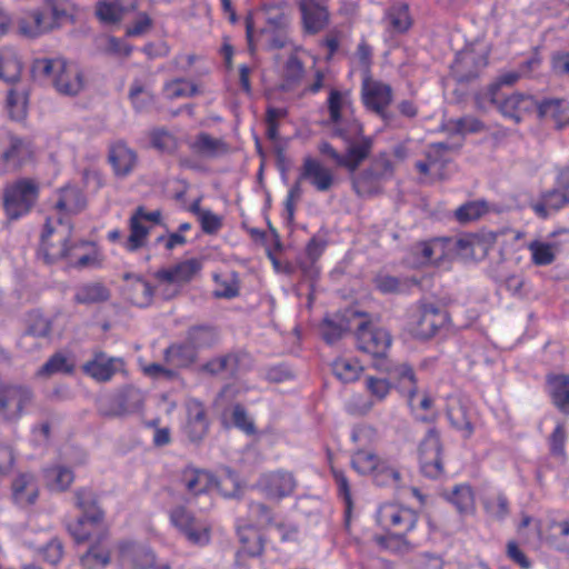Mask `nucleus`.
Masks as SVG:
<instances>
[{"instance_id": "f257e3e1", "label": "nucleus", "mask_w": 569, "mask_h": 569, "mask_svg": "<svg viewBox=\"0 0 569 569\" xmlns=\"http://www.w3.org/2000/svg\"><path fill=\"white\" fill-rule=\"evenodd\" d=\"M76 503L83 510V515L77 522L69 525L70 533L78 542L93 537L98 539L80 558L81 566L83 569H103L110 561V550L104 540L103 513L96 507L92 492L88 489L76 492Z\"/></svg>"}, {"instance_id": "f03ea898", "label": "nucleus", "mask_w": 569, "mask_h": 569, "mask_svg": "<svg viewBox=\"0 0 569 569\" xmlns=\"http://www.w3.org/2000/svg\"><path fill=\"white\" fill-rule=\"evenodd\" d=\"M77 12L71 0H44L40 7L20 11L13 24L20 37L37 39L73 22Z\"/></svg>"}, {"instance_id": "7ed1b4c3", "label": "nucleus", "mask_w": 569, "mask_h": 569, "mask_svg": "<svg viewBox=\"0 0 569 569\" xmlns=\"http://www.w3.org/2000/svg\"><path fill=\"white\" fill-rule=\"evenodd\" d=\"M377 523L383 530L393 533L375 536L376 543L382 549L405 555L417 547L405 538V533L413 530L418 516L415 511L396 503H383L377 510Z\"/></svg>"}, {"instance_id": "20e7f679", "label": "nucleus", "mask_w": 569, "mask_h": 569, "mask_svg": "<svg viewBox=\"0 0 569 569\" xmlns=\"http://www.w3.org/2000/svg\"><path fill=\"white\" fill-rule=\"evenodd\" d=\"M288 18L280 6L263 4L261 9L250 14L246 20L247 39L250 50H253L254 37L270 48H283L288 43Z\"/></svg>"}, {"instance_id": "39448f33", "label": "nucleus", "mask_w": 569, "mask_h": 569, "mask_svg": "<svg viewBox=\"0 0 569 569\" xmlns=\"http://www.w3.org/2000/svg\"><path fill=\"white\" fill-rule=\"evenodd\" d=\"M36 77L47 79L56 91L63 96H77L84 86L80 67L64 58H40L32 63Z\"/></svg>"}, {"instance_id": "423d86ee", "label": "nucleus", "mask_w": 569, "mask_h": 569, "mask_svg": "<svg viewBox=\"0 0 569 569\" xmlns=\"http://www.w3.org/2000/svg\"><path fill=\"white\" fill-rule=\"evenodd\" d=\"M518 532L527 543L532 546L545 542L558 550L569 551L568 521L541 522L525 516L519 525Z\"/></svg>"}, {"instance_id": "0eeeda50", "label": "nucleus", "mask_w": 569, "mask_h": 569, "mask_svg": "<svg viewBox=\"0 0 569 569\" xmlns=\"http://www.w3.org/2000/svg\"><path fill=\"white\" fill-rule=\"evenodd\" d=\"M327 103L329 121L337 136L349 141L361 134L362 127L355 117L352 100L348 91L331 89Z\"/></svg>"}, {"instance_id": "6e6552de", "label": "nucleus", "mask_w": 569, "mask_h": 569, "mask_svg": "<svg viewBox=\"0 0 569 569\" xmlns=\"http://www.w3.org/2000/svg\"><path fill=\"white\" fill-rule=\"evenodd\" d=\"M39 183L31 178H19L3 189V206L10 219H19L30 212L39 197Z\"/></svg>"}, {"instance_id": "1a4fd4ad", "label": "nucleus", "mask_w": 569, "mask_h": 569, "mask_svg": "<svg viewBox=\"0 0 569 569\" xmlns=\"http://www.w3.org/2000/svg\"><path fill=\"white\" fill-rule=\"evenodd\" d=\"M36 153L32 141L10 131L0 132V166L17 170L33 161Z\"/></svg>"}, {"instance_id": "9d476101", "label": "nucleus", "mask_w": 569, "mask_h": 569, "mask_svg": "<svg viewBox=\"0 0 569 569\" xmlns=\"http://www.w3.org/2000/svg\"><path fill=\"white\" fill-rule=\"evenodd\" d=\"M71 230L69 221L53 219V217L47 219L41 234L40 253L48 263L62 260L66 257Z\"/></svg>"}, {"instance_id": "9b49d317", "label": "nucleus", "mask_w": 569, "mask_h": 569, "mask_svg": "<svg viewBox=\"0 0 569 569\" xmlns=\"http://www.w3.org/2000/svg\"><path fill=\"white\" fill-rule=\"evenodd\" d=\"M171 525L192 545L206 546L210 541V523L193 516L183 507H177L170 512Z\"/></svg>"}, {"instance_id": "f8f14e48", "label": "nucleus", "mask_w": 569, "mask_h": 569, "mask_svg": "<svg viewBox=\"0 0 569 569\" xmlns=\"http://www.w3.org/2000/svg\"><path fill=\"white\" fill-rule=\"evenodd\" d=\"M488 63V48L482 43L461 50L452 64V73L459 81H469L480 74Z\"/></svg>"}, {"instance_id": "ddd939ff", "label": "nucleus", "mask_w": 569, "mask_h": 569, "mask_svg": "<svg viewBox=\"0 0 569 569\" xmlns=\"http://www.w3.org/2000/svg\"><path fill=\"white\" fill-rule=\"evenodd\" d=\"M144 401L141 390L127 387L116 396L101 401L100 412L107 417H123L139 412Z\"/></svg>"}, {"instance_id": "4468645a", "label": "nucleus", "mask_w": 569, "mask_h": 569, "mask_svg": "<svg viewBox=\"0 0 569 569\" xmlns=\"http://www.w3.org/2000/svg\"><path fill=\"white\" fill-rule=\"evenodd\" d=\"M356 336L359 350L376 358L386 356L391 346L390 333L371 322L360 323Z\"/></svg>"}, {"instance_id": "2eb2a0df", "label": "nucleus", "mask_w": 569, "mask_h": 569, "mask_svg": "<svg viewBox=\"0 0 569 569\" xmlns=\"http://www.w3.org/2000/svg\"><path fill=\"white\" fill-rule=\"evenodd\" d=\"M446 315L433 305H421L410 316L409 330L420 339L432 337L445 323Z\"/></svg>"}, {"instance_id": "dca6fc26", "label": "nucleus", "mask_w": 569, "mask_h": 569, "mask_svg": "<svg viewBox=\"0 0 569 569\" xmlns=\"http://www.w3.org/2000/svg\"><path fill=\"white\" fill-rule=\"evenodd\" d=\"M32 401L29 388L19 385H0V415L7 420L21 417Z\"/></svg>"}, {"instance_id": "f3484780", "label": "nucleus", "mask_w": 569, "mask_h": 569, "mask_svg": "<svg viewBox=\"0 0 569 569\" xmlns=\"http://www.w3.org/2000/svg\"><path fill=\"white\" fill-rule=\"evenodd\" d=\"M160 220L161 212L159 210L148 212L143 208H138L130 218V234L123 241L124 249L133 252L142 248L146 244L151 224H157Z\"/></svg>"}, {"instance_id": "a211bd4d", "label": "nucleus", "mask_w": 569, "mask_h": 569, "mask_svg": "<svg viewBox=\"0 0 569 569\" xmlns=\"http://www.w3.org/2000/svg\"><path fill=\"white\" fill-rule=\"evenodd\" d=\"M203 260L201 258H189L164 268L157 273L159 286H174V292L181 287L192 281L202 270Z\"/></svg>"}, {"instance_id": "6ab92c4d", "label": "nucleus", "mask_w": 569, "mask_h": 569, "mask_svg": "<svg viewBox=\"0 0 569 569\" xmlns=\"http://www.w3.org/2000/svg\"><path fill=\"white\" fill-rule=\"evenodd\" d=\"M299 181L308 182L318 192H327L335 186L336 176L319 159L307 156L299 169Z\"/></svg>"}, {"instance_id": "aec40b11", "label": "nucleus", "mask_w": 569, "mask_h": 569, "mask_svg": "<svg viewBox=\"0 0 569 569\" xmlns=\"http://www.w3.org/2000/svg\"><path fill=\"white\" fill-rule=\"evenodd\" d=\"M419 461L425 476L438 478L442 475L441 445L435 429L428 431L419 446Z\"/></svg>"}, {"instance_id": "412c9836", "label": "nucleus", "mask_w": 569, "mask_h": 569, "mask_svg": "<svg viewBox=\"0 0 569 569\" xmlns=\"http://www.w3.org/2000/svg\"><path fill=\"white\" fill-rule=\"evenodd\" d=\"M203 328H194L190 331L191 341L184 345H173L167 349V360L176 367H184L191 363L196 358V349L209 345L210 341H199L200 337L206 335Z\"/></svg>"}, {"instance_id": "4be33fe9", "label": "nucleus", "mask_w": 569, "mask_h": 569, "mask_svg": "<svg viewBox=\"0 0 569 569\" xmlns=\"http://www.w3.org/2000/svg\"><path fill=\"white\" fill-rule=\"evenodd\" d=\"M258 486L268 498L281 499L293 492L296 480L290 472L276 471L262 475Z\"/></svg>"}, {"instance_id": "5701e85b", "label": "nucleus", "mask_w": 569, "mask_h": 569, "mask_svg": "<svg viewBox=\"0 0 569 569\" xmlns=\"http://www.w3.org/2000/svg\"><path fill=\"white\" fill-rule=\"evenodd\" d=\"M76 268L98 267L101 264L102 256L90 241H70L67 246V254L63 258Z\"/></svg>"}, {"instance_id": "b1692460", "label": "nucleus", "mask_w": 569, "mask_h": 569, "mask_svg": "<svg viewBox=\"0 0 569 569\" xmlns=\"http://www.w3.org/2000/svg\"><path fill=\"white\" fill-rule=\"evenodd\" d=\"M327 0H300L299 9L303 28L308 33H318L329 22Z\"/></svg>"}, {"instance_id": "393cba45", "label": "nucleus", "mask_w": 569, "mask_h": 569, "mask_svg": "<svg viewBox=\"0 0 569 569\" xmlns=\"http://www.w3.org/2000/svg\"><path fill=\"white\" fill-rule=\"evenodd\" d=\"M415 253L420 254L412 264L436 263L453 257L450 238H437L415 246Z\"/></svg>"}, {"instance_id": "a878e982", "label": "nucleus", "mask_w": 569, "mask_h": 569, "mask_svg": "<svg viewBox=\"0 0 569 569\" xmlns=\"http://www.w3.org/2000/svg\"><path fill=\"white\" fill-rule=\"evenodd\" d=\"M56 197L54 210L57 217L54 219L67 221L69 216L80 212L86 207L84 196L74 186H66L58 191Z\"/></svg>"}, {"instance_id": "bb28decb", "label": "nucleus", "mask_w": 569, "mask_h": 569, "mask_svg": "<svg viewBox=\"0 0 569 569\" xmlns=\"http://www.w3.org/2000/svg\"><path fill=\"white\" fill-rule=\"evenodd\" d=\"M362 100L368 109L382 114L392 100L391 88L382 82L367 78L362 84Z\"/></svg>"}, {"instance_id": "cd10ccee", "label": "nucleus", "mask_w": 569, "mask_h": 569, "mask_svg": "<svg viewBox=\"0 0 569 569\" xmlns=\"http://www.w3.org/2000/svg\"><path fill=\"white\" fill-rule=\"evenodd\" d=\"M122 368V359L108 357L104 353L96 355L93 359L83 365L84 373L99 382L110 380Z\"/></svg>"}, {"instance_id": "c85d7f7f", "label": "nucleus", "mask_w": 569, "mask_h": 569, "mask_svg": "<svg viewBox=\"0 0 569 569\" xmlns=\"http://www.w3.org/2000/svg\"><path fill=\"white\" fill-rule=\"evenodd\" d=\"M119 549L122 565L130 569H147L154 565V555L147 546L124 541Z\"/></svg>"}, {"instance_id": "c756f323", "label": "nucleus", "mask_w": 569, "mask_h": 569, "mask_svg": "<svg viewBox=\"0 0 569 569\" xmlns=\"http://www.w3.org/2000/svg\"><path fill=\"white\" fill-rule=\"evenodd\" d=\"M447 144H431L426 151V161H418L416 167L418 171L431 179H442L445 177V166L447 163Z\"/></svg>"}, {"instance_id": "7c9ffc66", "label": "nucleus", "mask_w": 569, "mask_h": 569, "mask_svg": "<svg viewBox=\"0 0 569 569\" xmlns=\"http://www.w3.org/2000/svg\"><path fill=\"white\" fill-rule=\"evenodd\" d=\"M138 0H100L96 13L103 23H116L137 8Z\"/></svg>"}, {"instance_id": "2f4dec72", "label": "nucleus", "mask_w": 569, "mask_h": 569, "mask_svg": "<svg viewBox=\"0 0 569 569\" xmlns=\"http://www.w3.org/2000/svg\"><path fill=\"white\" fill-rule=\"evenodd\" d=\"M537 101L531 96L515 93L506 98L500 104L501 113L519 122L527 113L537 111Z\"/></svg>"}, {"instance_id": "473e14b6", "label": "nucleus", "mask_w": 569, "mask_h": 569, "mask_svg": "<svg viewBox=\"0 0 569 569\" xmlns=\"http://www.w3.org/2000/svg\"><path fill=\"white\" fill-rule=\"evenodd\" d=\"M539 118L552 121L555 127L562 129L569 126V103L566 100L550 99L541 103L537 102Z\"/></svg>"}, {"instance_id": "72a5a7b5", "label": "nucleus", "mask_w": 569, "mask_h": 569, "mask_svg": "<svg viewBox=\"0 0 569 569\" xmlns=\"http://www.w3.org/2000/svg\"><path fill=\"white\" fill-rule=\"evenodd\" d=\"M109 160L118 177L131 173L138 162L136 152L123 142H117L111 147Z\"/></svg>"}, {"instance_id": "f704fd0d", "label": "nucleus", "mask_w": 569, "mask_h": 569, "mask_svg": "<svg viewBox=\"0 0 569 569\" xmlns=\"http://www.w3.org/2000/svg\"><path fill=\"white\" fill-rule=\"evenodd\" d=\"M208 429V421L203 406L197 400L187 403L186 433L192 441L201 439Z\"/></svg>"}, {"instance_id": "c9c22d12", "label": "nucleus", "mask_w": 569, "mask_h": 569, "mask_svg": "<svg viewBox=\"0 0 569 569\" xmlns=\"http://www.w3.org/2000/svg\"><path fill=\"white\" fill-rule=\"evenodd\" d=\"M383 23L386 30L391 34L408 31L412 24L408 4L396 3L391 6L385 13Z\"/></svg>"}, {"instance_id": "e433bc0d", "label": "nucleus", "mask_w": 569, "mask_h": 569, "mask_svg": "<svg viewBox=\"0 0 569 569\" xmlns=\"http://www.w3.org/2000/svg\"><path fill=\"white\" fill-rule=\"evenodd\" d=\"M183 482L189 492L200 495L219 489L220 483L216 477L206 470L190 469L183 473Z\"/></svg>"}, {"instance_id": "4c0bfd02", "label": "nucleus", "mask_w": 569, "mask_h": 569, "mask_svg": "<svg viewBox=\"0 0 569 569\" xmlns=\"http://www.w3.org/2000/svg\"><path fill=\"white\" fill-rule=\"evenodd\" d=\"M38 485L32 475H19L12 483V497L19 506L32 505L38 497Z\"/></svg>"}, {"instance_id": "58836bf2", "label": "nucleus", "mask_w": 569, "mask_h": 569, "mask_svg": "<svg viewBox=\"0 0 569 569\" xmlns=\"http://www.w3.org/2000/svg\"><path fill=\"white\" fill-rule=\"evenodd\" d=\"M241 549L237 557L240 559L243 553L256 557L259 556L263 548L262 537L256 526L240 525L237 526Z\"/></svg>"}, {"instance_id": "ea45409f", "label": "nucleus", "mask_w": 569, "mask_h": 569, "mask_svg": "<svg viewBox=\"0 0 569 569\" xmlns=\"http://www.w3.org/2000/svg\"><path fill=\"white\" fill-rule=\"evenodd\" d=\"M531 261L536 266L551 264L560 251V246L553 240H533L528 243Z\"/></svg>"}, {"instance_id": "a19ab883", "label": "nucleus", "mask_w": 569, "mask_h": 569, "mask_svg": "<svg viewBox=\"0 0 569 569\" xmlns=\"http://www.w3.org/2000/svg\"><path fill=\"white\" fill-rule=\"evenodd\" d=\"M190 148L197 154L207 158L221 156L228 150L223 140L213 138L204 132L199 133L193 140H191Z\"/></svg>"}, {"instance_id": "79ce46f5", "label": "nucleus", "mask_w": 569, "mask_h": 569, "mask_svg": "<svg viewBox=\"0 0 569 569\" xmlns=\"http://www.w3.org/2000/svg\"><path fill=\"white\" fill-rule=\"evenodd\" d=\"M13 87L8 91L7 110L13 120H22L27 114L28 91L26 86L12 82Z\"/></svg>"}, {"instance_id": "37998d69", "label": "nucleus", "mask_w": 569, "mask_h": 569, "mask_svg": "<svg viewBox=\"0 0 569 569\" xmlns=\"http://www.w3.org/2000/svg\"><path fill=\"white\" fill-rule=\"evenodd\" d=\"M568 203L569 199L566 193L559 190H551L542 194L540 201L533 202L531 208L538 217L546 219Z\"/></svg>"}, {"instance_id": "c03bdc74", "label": "nucleus", "mask_w": 569, "mask_h": 569, "mask_svg": "<svg viewBox=\"0 0 569 569\" xmlns=\"http://www.w3.org/2000/svg\"><path fill=\"white\" fill-rule=\"evenodd\" d=\"M21 61L14 49L0 50V80L6 82L19 81L21 74Z\"/></svg>"}, {"instance_id": "a18cd8bd", "label": "nucleus", "mask_w": 569, "mask_h": 569, "mask_svg": "<svg viewBox=\"0 0 569 569\" xmlns=\"http://www.w3.org/2000/svg\"><path fill=\"white\" fill-rule=\"evenodd\" d=\"M548 391L553 403L569 412V376H553L548 379Z\"/></svg>"}, {"instance_id": "49530a36", "label": "nucleus", "mask_w": 569, "mask_h": 569, "mask_svg": "<svg viewBox=\"0 0 569 569\" xmlns=\"http://www.w3.org/2000/svg\"><path fill=\"white\" fill-rule=\"evenodd\" d=\"M71 469L63 466H52L44 470V481L50 490L63 491L73 482Z\"/></svg>"}, {"instance_id": "de8ad7c7", "label": "nucleus", "mask_w": 569, "mask_h": 569, "mask_svg": "<svg viewBox=\"0 0 569 569\" xmlns=\"http://www.w3.org/2000/svg\"><path fill=\"white\" fill-rule=\"evenodd\" d=\"M362 370V365L355 358L340 357L333 363L335 375L346 383L358 380Z\"/></svg>"}, {"instance_id": "09e8293b", "label": "nucleus", "mask_w": 569, "mask_h": 569, "mask_svg": "<svg viewBox=\"0 0 569 569\" xmlns=\"http://www.w3.org/2000/svg\"><path fill=\"white\" fill-rule=\"evenodd\" d=\"M448 500L460 513L469 515L475 511V493L469 485L456 486L448 496Z\"/></svg>"}, {"instance_id": "8fccbe9b", "label": "nucleus", "mask_w": 569, "mask_h": 569, "mask_svg": "<svg viewBox=\"0 0 569 569\" xmlns=\"http://www.w3.org/2000/svg\"><path fill=\"white\" fill-rule=\"evenodd\" d=\"M370 149V139H365L360 143L350 146L347 153L342 156L340 166L353 172L359 167V164L368 157Z\"/></svg>"}, {"instance_id": "3c124183", "label": "nucleus", "mask_w": 569, "mask_h": 569, "mask_svg": "<svg viewBox=\"0 0 569 569\" xmlns=\"http://www.w3.org/2000/svg\"><path fill=\"white\" fill-rule=\"evenodd\" d=\"M152 295L153 291L151 286L140 278L133 280L127 291L128 300L132 305L141 308L150 305Z\"/></svg>"}, {"instance_id": "603ef678", "label": "nucleus", "mask_w": 569, "mask_h": 569, "mask_svg": "<svg viewBox=\"0 0 569 569\" xmlns=\"http://www.w3.org/2000/svg\"><path fill=\"white\" fill-rule=\"evenodd\" d=\"M109 298L108 289L99 283H86L78 288L76 292V300L79 303H96L106 301Z\"/></svg>"}, {"instance_id": "864d4df0", "label": "nucleus", "mask_w": 569, "mask_h": 569, "mask_svg": "<svg viewBox=\"0 0 569 569\" xmlns=\"http://www.w3.org/2000/svg\"><path fill=\"white\" fill-rule=\"evenodd\" d=\"M373 478L379 486H397L400 482V471L395 461L381 458Z\"/></svg>"}, {"instance_id": "5fc2aeb1", "label": "nucleus", "mask_w": 569, "mask_h": 569, "mask_svg": "<svg viewBox=\"0 0 569 569\" xmlns=\"http://www.w3.org/2000/svg\"><path fill=\"white\" fill-rule=\"evenodd\" d=\"M380 459L369 450L359 449L352 455L351 465L360 475H373Z\"/></svg>"}, {"instance_id": "6e6d98bb", "label": "nucleus", "mask_w": 569, "mask_h": 569, "mask_svg": "<svg viewBox=\"0 0 569 569\" xmlns=\"http://www.w3.org/2000/svg\"><path fill=\"white\" fill-rule=\"evenodd\" d=\"M213 280L216 282L214 297L231 299L238 296L239 284L236 273L214 274Z\"/></svg>"}, {"instance_id": "4d7b16f0", "label": "nucleus", "mask_w": 569, "mask_h": 569, "mask_svg": "<svg viewBox=\"0 0 569 569\" xmlns=\"http://www.w3.org/2000/svg\"><path fill=\"white\" fill-rule=\"evenodd\" d=\"M197 91V86L186 79L171 80L163 87V96L167 99L188 98L196 94Z\"/></svg>"}, {"instance_id": "13d9d810", "label": "nucleus", "mask_w": 569, "mask_h": 569, "mask_svg": "<svg viewBox=\"0 0 569 569\" xmlns=\"http://www.w3.org/2000/svg\"><path fill=\"white\" fill-rule=\"evenodd\" d=\"M496 233L481 232L471 234V259L485 258L496 242ZM470 244V242H468Z\"/></svg>"}, {"instance_id": "bf43d9fd", "label": "nucleus", "mask_w": 569, "mask_h": 569, "mask_svg": "<svg viewBox=\"0 0 569 569\" xmlns=\"http://www.w3.org/2000/svg\"><path fill=\"white\" fill-rule=\"evenodd\" d=\"M193 212L197 214L201 229L204 233L214 234L222 228V217L211 210L194 206Z\"/></svg>"}, {"instance_id": "052dcab7", "label": "nucleus", "mask_w": 569, "mask_h": 569, "mask_svg": "<svg viewBox=\"0 0 569 569\" xmlns=\"http://www.w3.org/2000/svg\"><path fill=\"white\" fill-rule=\"evenodd\" d=\"M488 211V204L486 201L477 200L470 201L460 206L456 210V218L459 222L466 223L473 221Z\"/></svg>"}, {"instance_id": "680f3d73", "label": "nucleus", "mask_w": 569, "mask_h": 569, "mask_svg": "<svg viewBox=\"0 0 569 569\" xmlns=\"http://www.w3.org/2000/svg\"><path fill=\"white\" fill-rule=\"evenodd\" d=\"M129 98L134 109L139 112L148 110V108L152 106L154 101L151 92L138 81L132 83Z\"/></svg>"}, {"instance_id": "e2e57ef3", "label": "nucleus", "mask_w": 569, "mask_h": 569, "mask_svg": "<svg viewBox=\"0 0 569 569\" xmlns=\"http://www.w3.org/2000/svg\"><path fill=\"white\" fill-rule=\"evenodd\" d=\"M390 376L396 379L400 388L408 393L411 388H417V380L412 367L408 363H399L389 370Z\"/></svg>"}, {"instance_id": "0e129e2a", "label": "nucleus", "mask_w": 569, "mask_h": 569, "mask_svg": "<svg viewBox=\"0 0 569 569\" xmlns=\"http://www.w3.org/2000/svg\"><path fill=\"white\" fill-rule=\"evenodd\" d=\"M483 506L488 516L493 519L502 520L509 515V502L502 493L487 498Z\"/></svg>"}, {"instance_id": "69168bd1", "label": "nucleus", "mask_w": 569, "mask_h": 569, "mask_svg": "<svg viewBox=\"0 0 569 569\" xmlns=\"http://www.w3.org/2000/svg\"><path fill=\"white\" fill-rule=\"evenodd\" d=\"M72 370L73 365L68 361L67 357L56 353L38 370V376H51L58 372L71 373Z\"/></svg>"}, {"instance_id": "338daca9", "label": "nucleus", "mask_w": 569, "mask_h": 569, "mask_svg": "<svg viewBox=\"0 0 569 569\" xmlns=\"http://www.w3.org/2000/svg\"><path fill=\"white\" fill-rule=\"evenodd\" d=\"M366 389L377 401H383L391 391V383L385 378L367 377Z\"/></svg>"}, {"instance_id": "774afa93", "label": "nucleus", "mask_w": 569, "mask_h": 569, "mask_svg": "<svg viewBox=\"0 0 569 569\" xmlns=\"http://www.w3.org/2000/svg\"><path fill=\"white\" fill-rule=\"evenodd\" d=\"M303 76V66L302 63L296 58L290 57L284 66L283 70V78L284 83L283 88H290L295 86L297 82L301 80Z\"/></svg>"}]
</instances>
